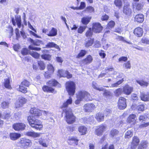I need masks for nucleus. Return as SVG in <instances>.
<instances>
[{"mask_svg":"<svg viewBox=\"0 0 149 149\" xmlns=\"http://www.w3.org/2000/svg\"><path fill=\"white\" fill-rule=\"evenodd\" d=\"M44 111L35 107L31 108L29 110V113L31 115L27 116V120L31 127L37 130H41L43 127L42 122L38 119L39 117L42 116ZM46 113L45 111H44Z\"/></svg>","mask_w":149,"mask_h":149,"instance_id":"f257e3e1","label":"nucleus"},{"mask_svg":"<svg viewBox=\"0 0 149 149\" xmlns=\"http://www.w3.org/2000/svg\"><path fill=\"white\" fill-rule=\"evenodd\" d=\"M46 84L47 85H44L42 88V90L45 92L54 94L56 93V91L53 87H61V84L54 79L53 78L49 80Z\"/></svg>","mask_w":149,"mask_h":149,"instance_id":"f03ea898","label":"nucleus"},{"mask_svg":"<svg viewBox=\"0 0 149 149\" xmlns=\"http://www.w3.org/2000/svg\"><path fill=\"white\" fill-rule=\"evenodd\" d=\"M63 111L65 113V120L68 124H72L76 122V117L71 108L63 109Z\"/></svg>","mask_w":149,"mask_h":149,"instance_id":"7ed1b4c3","label":"nucleus"},{"mask_svg":"<svg viewBox=\"0 0 149 149\" xmlns=\"http://www.w3.org/2000/svg\"><path fill=\"white\" fill-rule=\"evenodd\" d=\"M65 88L68 95L72 96L74 95L76 92V85L74 81H69L66 82Z\"/></svg>","mask_w":149,"mask_h":149,"instance_id":"20e7f679","label":"nucleus"},{"mask_svg":"<svg viewBox=\"0 0 149 149\" xmlns=\"http://www.w3.org/2000/svg\"><path fill=\"white\" fill-rule=\"evenodd\" d=\"M29 41L30 42L32 45H30L28 47L29 49L31 50H34L39 51L41 50V48L40 47H34L32 46H39L42 44V41L38 39L33 40L31 38H29L28 39Z\"/></svg>","mask_w":149,"mask_h":149,"instance_id":"39448f33","label":"nucleus"},{"mask_svg":"<svg viewBox=\"0 0 149 149\" xmlns=\"http://www.w3.org/2000/svg\"><path fill=\"white\" fill-rule=\"evenodd\" d=\"M18 143L21 148L26 149L31 146L32 142L29 139L22 138L20 139Z\"/></svg>","mask_w":149,"mask_h":149,"instance_id":"423d86ee","label":"nucleus"},{"mask_svg":"<svg viewBox=\"0 0 149 149\" xmlns=\"http://www.w3.org/2000/svg\"><path fill=\"white\" fill-rule=\"evenodd\" d=\"M30 85V81L26 79H24L19 85L18 91L23 93H26L28 91L27 87H29Z\"/></svg>","mask_w":149,"mask_h":149,"instance_id":"0eeeda50","label":"nucleus"},{"mask_svg":"<svg viewBox=\"0 0 149 149\" xmlns=\"http://www.w3.org/2000/svg\"><path fill=\"white\" fill-rule=\"evenodd\" d=\"M91 97V96L90 93L84 90L79 91L77 95V98L80 99L82 100L84 98H85L86 100H90V98Z\"/></svg>","mask_w":149,"mask_h":149,"instance_id":"6e6552de","label":"nucleus"},{"mask_svg":"<svg viewBox=\"0 0 149 149\" xmlns=\"http://www.w3.org/2000/svg\"><path fill=\"white\" fill-rule=\"evenodd\" d=\"M91 28L94 33H101L103 29L101 24L98 22L93 23Z\"/></svg>","mask_w":149,"mask_h":149,"instance_id":"1a4fd4ad","label":"nucleus"},{"mask_svg":"<svg viewBox=\"0 0 149 149\" xmlns=\"http://www.w3.org/2000/svg\"><path fill=\"white\" fill-rule=\"evenodd\" d=\"M117 106L120 110L125 109L127 106L126 98L123 97H120L117 102Z\"/></svg>","mask_w":149,"mask_h":149,"instance_id":"9d476101","label":"nucleus"},{"mask_svg":"<svg viewBox=\"0 0 149 149\" xmlns=\"http://www.w3.org/2000/svg\"><path fill=\"white\" fill-rule=\"evenodd\" d=\"M93 58L92 56L90 54L87 55L85 58L82 59L79 64L81 66L87 65L91 63L93 61Z\"/></svg>","mask_w":149,"mask_h":149,"instance_id":"9b49d317","label":"nucleus"},{"mask_svg":"<svg viewBox=\"0 0 149 149\" xmlns=\"http://www.w3.org/2000/svg\"><path fill=\"white\" fill-rule=\"evenodd\" d=\"M106 126L103 124L98 125L95 130V134L97 136H102L106 130Z\"/></svg>","mask_w":149,"mask_h":149,"instance_id":"f8f14e48","label":"nucleus"},{"mask_svg":"<svg viewBox=\"0 0 149 149\" xmlns=\"http://www.w3.org/2000/svg\"><path fill=\"white\" fill-rule=\"evenodd\" d=\"M140 143V139L137 136H134L129 145L130 149H135L139 145Z\"/></svg>","mask_w":149,"mask_h":149,"instance_id":"ddd939ff","label":"nucleus"},{"mask_svg":"<svg viewBox=\"0 0 149 149\" xmlns=\"http://www.w3.org/2000/svg\"><path fill=\"white\" fill-rule=\"evenodd\" d=\"M83 108L84 112L91 113L95 109L96 107L95 105L93 103H88L84 105Z\"/></svg>","mask_w":149,"mask_h":149,"instance_id":"4468645a","label":"nucleus"},{"mask_svg":"<svg viewBox=\"0 0 149 149\" xmlns=\"http://www.w3.org/2000/svg\"><path fill=\"white\" fill-rule=\"evenodd\" d=\"M26 125L22 123H14L13 125V128L16 131H22L25 130Z\"/></svg>","mask_w":149,"mask_h":149,"instance_id":"2eb2a0df","label":"nucleus"},{"mask_svg":"<svg viewBox=\"0 0 149 149\" xmlns=\"http://www.w3.org/2000/svg\"><path fill=\"white\" fill-rule=\"evenodd\" d=\"M136 114H131L127 118L126 122L129 124H131V125H134L136 123Z\"/></svg>","mask_w":149,"mask_h":149,"instance_id":"dca6fc26","label":"nucleus"},{"mask_svg":"<svg viewBox=\"0 0 149 149\" xmlns=\"http://www.w3.org/2000/svg\"><path fill=\"white\" fill-rule=\"evenodd\" d=\"M79 139L75 136L69 137L67 142L68 144L70 146H75L78 145Z\"/></svg>","mask_w":149,"mask_h":149,"instance_id":"f3484780","label":"nucleus"},{"mask_svg":"<svg viewBox=\"0 0 149 149\" xmlns=\"http://www.w3.org/2000/svg\"><path fill=\"white\" fill-rule=\"evenodd\" d=\"M123 13L128 16L131 15L132 13V10L130 8V4L126 3L124 5L123 9Z\"/></svg>","mask_w":149,"mask_h":149,"instance_id":"a211bd4d","label":"nucleus"},{"mask_svg":"<svg viewBox=\"0 0 149 149\" xmlns=\"http://www.w3.org/2000/svg\"><path fill=\"white\" fill-rule=\"evenodd\" d=\"M123 92L124 94L126 95H130L133 91V88L130 86L128 84H126L123 87Z\"/></svg>","mask_w":149,"mask_h":149,"instance_id":"6ab92c4d","label":"nucleus"},{"mask_svg":"<svg viewBox=\"0 0 149 149\" xmlns=\"http://www.w3.org/2000/svg\"><path fill=\"white\" fill-rule=\"evenodd\" d=\"M133 33L136 37H141L143 35V29L142 28L140 27H137L134 29Z\"/></svg>","mask_w":149,"mask_h":149,"instance_id":"aec40b11","label":"nucleus"},{"mask_svg":"<svg viewBox=\"0 0 149 149\" xmlns=\"http://www.w3.org/2000/svg\"><path fill=\"white\" fill-rule=\"evenodd\" d=\"M93 87L94 89L97 90L99 91H104L103 95L106 97L112 96V94L110 91L106 90H104V89L102 87L101 88H97L95 86H93Z\"/></svg>","mask_w":149,"mask_h":149,"instance_id":"412c9836","label":"nucleus"},{"mask_svg":"<svg viewBox=\"0 0 149 149\" xmlns=\"http://www.w3.org/2000/svg\"><path fill=\"white\" fill-rule=\"evenodd\" d=\"M131 108L132 109L136 108L138 111L143 112L145 109V105L143 104H139L136 106V104H134L132 105Z\"/></svg>","mask_w":149,"mask_h":149,"instance_id":"4be33fe9","label":"nucleus"},{"mask_svg":"<svg viewBox=\"0 0 149 149\" xmlns=\"http://www.w3.org/2000/svg\"><path fill=\"white\" fill-rule=\"evenodd\" d=\"M144 20V15L142 14H139L136 15L134 17V22L138 23H141Z\"/></svg>","mask_w":149,"mask_h":149,"instance_id":"5701e85b","label":"nucleus"},{"mask_svg":"<svg viewBox=\"0 0 149 149\" xmlns=\"http://www.w3.org/2000/svg\"><path fill=\"white\" fill-rule=\"evenodd\" d=\"M140 97L141 100L143 101H149V92H147L141 93Z\"/></svg>","mask_w":149,"mask_h":149,"instance_id":"b1692460","label":"nucleus"},{"mask_svg":"<svg viewBox=\"0 0 149 149\" xmlns=\"http://www.w3.org/2000/svg\"><path fill=\"white\" fill-rule=\"evenodd\" d=\"M78 131L81 135H85L88 132V128L84 125H81L78 127Z\"/></svg>","mask_w":149,"mask_h":149,"instance_id":"393cba45","label":"nucleus"},{"mask_svg":"<svg viewBox=\"0 0 149 149\" xmlns=\"http://www.w3.org/2000/svg\"><path fill=\"white\" fill-rule=\"evenodd\" d=\"M21 136V134L16 132L10 133L9 134L10 139L13 141H15L18 139Z\"/></svg>","mask_w":149,"mask_h":149,"instance_id":"a878e982","label":"nucleus"},{"mask_svg":"<svg viewBox=\"0 0 149 149\" xmlns=\"http://www.w3.org/2000/svg\"><path fill=\"white\" fill-rule=\"evenodd\" d=\"M72 103V98L70 97H69V99H67L66 102H64L62 105L60 107V108L63 109L64 108H67L69 104H71Z\"/></svg>","mask_w":149,"mask_h":149,"instance_id":"bb28decb","label":"nucleus"},{"mask_svg":"<svg viewBox=\"0 0 149 149\" xmlns=\"http://www.w3.org/2000/svg\"><path fill=\"white\" fill-rule=\"evenodd\" d=\"M95 118L98 122H101L104 121V114L101 112L97 113L96 114Z\"/></svg>","mask_w":149,"mask_h":149,"instance_id":"cd10ccee","label":"nucleus"},{"mask_svg":"<svg viewBox=\"0 0 149 149\" xmlns=\"http://www.w3.org/2000/svg\"><path fill=\"white\" fill-rule=\"evenodd\" d=\"M91 18V16L84 17L81 18V22L83 25H87L90 22Z\"/></svg>","mask_w":149,"mask_h":149,"instance_id":"c85d7f7f","label":"nucleus"},{"mask_svg":"<svg viewBox=\"0 0 149 149\" xmlns=\"http://www.w3.org/2000/svg\"><path fill=\"white\" fill-rule=\"evenodd\" d=\"M57 34V30L54 27H52L47 35L49 36L53 37L56 36Z\"/></svg>","mask_w":149,"mask_h":149,"instance_id":"c756f323","label":"nucleus"},{"mask_svg":"<svg viewBox=\"0 0 149 149\" xmlns=\"http://www.w3.org/2000/svg\"><path fill=\"white\" fill-rule=\"evenodd\" d=\"M148 144V142L147 140L142 141L138 146L137 149H146Z\"/></svg>","mask_w":149,"mask_h":149,"instance_id":"7c9ffc66","label":"nucleus"},{"mask_svg":"<svg viewBox=\"0 0 149 149\" xmlns=\"http://www.w3.org/2000/svg\"><path fill=\"white\" fill-rule=\"evenodd\" d=\"M136 82L141 86L147 87L149 84V81H146L143 79L140 80H136Z\"/></svg>","mask_w":149,"mask_h":149,"instance_id":"2f4dec72","label":"nucleus"},{"mask_svg":"<svg viewBox=\"0 0 149 149\" xmlns=\"http://www.w3.org/2000/svg\"><path fill=\"white\" fill-rule=\"evenodd\" d=\"M46 47L47 48L54 47L60 50V49L59 46L53 42H49L46 45Z\"/></svg>","mask_w":149,"mask_h":149,"instance_id":"473e14b6","label":"nucleus"},{"mask_svg":"<svg viewBox=\"0 0 149 149\" xmlns=\"http://www.w3.org/2000/svg\"><path fill=\"white\" fill-rule=\"evenodd\" d=\"M4 87L6 88L11 89L12 88L10 84V80L9 78L6 79H4L3 83Z\"/></svg>","mask_w":149,"mask_h":149,"instance_id":"72a5a7b5","label":"nucleus"},{"mask_svg":"<svg viewBox=\"0 0 149 149\" xmlns=\"http://www.w3.org/2000/svg\"><path fill=\"white\" fill-rule=\"evenodd\" d=\"M25 135L29 136L36 137H39L40 136V134L35 132H34L28 131L26 132Z\"/></svg>","mask_w":149,"mask_h":149,"instance_id":"f704fd0d","label":"nucleus"},{"mask_svg":"<svg viewBox=\"0 0 149 149\" xmlns=\"http://www.w3.org/2000/svg\"><path fill=\"white\" fill-rule=\"evenodd\" d=\"M115 25V22L112 20H110L107 24L106 28L107 29H111L114 27Z\"/></svg>","mask_w":149,"mask_h":149,"instance_id":"c9c22d12","label":"nucleus"},{"mask_svg":"<svg viewBox=\"0 0 149 149\" xmlns=\"http://www.w3.org/2000/svg\"><path fill=\"white\" fill-rule=\"evenodd\" d=\"M93 30L91 28H88L86 32L85 35L87 38H91L93 35Z\"/></svg>","mask_w":149,"mask_h":149,"instance_id":"e433bc0d","label":"nucleus"},{"mask_svg":"<svg viewBox=\"0 0 149 149\" xmlns=\"http://www.w3.org/2000/svg\"><path fill=\"white\" fill-rule=\"evenodd\" d=\"M87 54V51L84 49L81 50L78 54L76 56V58H78L84 56Z\"/></svg>","mask_w":149,"mask_h":149,"instance_id":"4c0bfd02","label":"nucleus"},{"mask_svg":"<svg viewBox=\"0 0 149 149\" xmlns=\"http://www.w3.org/2000/svg\"><path fill=\"white\" fill-rule=\"evenodd\" d=\"M114 93L116 96L118 97L123 93V89L121 88H118L115 91Z\"/></svg>","mask_w":149,"mask_h":149,"instance_id":"58836bf2","label":"nucleus"},{"mask_svg":"<svg viewBox=\"0 0 149 149\" xmlns=\"http://www.w3.org/2000/svg\"><path fill=\"white\" fill-rule=\"evenodd\" d=\"M119 133V132L118 130L113 129L110 131L109 135L111 137H113L117 135Z\"/></svg>","mask_w":149,"mask_h":149,"instance_id":"ea45409f","label":"nucleus"},{"mask_svg":"<svg viewBox=\"0 0 149 149\" xmlns=\"http://www.w3.org/2000/svg\"><path fill=\"white\" fill-rule=\"evenodd\" d=\"M94 39L93 38H90L89 40L87 41L85 43V46L88 48L92 45L94 42Z\"/></svg>","mask_w":149,"mask_h":149,"instance_id":"a19ab883","label":"nucleus"},{"mask_svg":"<svg viewBox=\"0 0 149 149\" xmlns=\"http://www.w3.org/2000/svg\"><path fill=\"white\" fill-rule=\"evenodd\" d=\"M114 3L119 9L121 8L122 6L123 3L122 0H114Z\"/></svg>","mask_w":149,"mask_h":149,"instance_id":"79ce46f5","label":"nucleus"},{"mask_svg":"<svg viewBox=\"0 0 149 149\" xmlns=\"http://www.w3.org/2000/svg\"><path fill=\"white\" fill-rule=\"evenodd\" d=\"M38 64L40 69L41 70H44L45 68V65L43 61H38Z\"/></svg>","mask_w":149,"mask_h":149,"instance_id":"37998d69","label":"nucleus"},{"mask_svg":"<svg viewBox=\"0 0 149 149\" xmlns=\"http://www.w3.org/2000/svg\"><path fill=\"white\" fill-rule=\"evenodd\" d=\"M133 135V132L129 130L125 133L124 137L125 139H130L132 136Z\"/></svg>","mask_w":149,"mask_h":149,"instance_id":"c03bdc74","label":"nucleus"},{"mask_svg":"<svg viewBox=\"0 0 149 149\" xmlns=\"http://www.w3.org/2000/svg\"><path fill=\"white\" fill-rule=\"evenodd\" d=\"M9 102L6 101H3L1 104V107L3 109L8 108L9 107Z\"/></svg>","mask_w":149,"mask_h":149,"instance_id":"a18cd8bd","label":"nucleus"},{"mask_svg":"<svg viewBox=\"0 0 149 149\" xmlns=\"http://www.w3.org/2000/svg\"><path fill=\"white\" fill-rule=\"evenodd\" d=\"M41 57L42 59L45 60L50 61L52 58L51 55L49 54H43L41 55Z\"/></svg>","mask_w":149,"mask_h":149,"instance_id":"49530a36","label":"nucleus"},{"mask_svg":"<svg viewBox=\"0 0 149 149\" xmlns=\"http://www.w3.org/2000/svg\"><path fill=\"white\" fill-rule=\"evenodd\" d=\"M124 80L123 78H122L121 80L118 81L116 82L113 84H111V86L113 87H118L119 85L123 83Z\"/></svg>","mask_w":149,"mask_h":149,"instance_id":"de8ad7c7","label":"nucleus"},{"mask_svg":"<svg viewBox=\"0 0 149 149\" xmlns=\"http://www.w3.org/2000/svg\"><path fill=\"white\" fill-rule=\"evenodd\" d=\"M47 69L51 74H53L54 71V69L52 65L49 64L47 65Z\"/></svg>","mask_w":149,"mask_h":149,"instance_id":"09e8293b","label":"nucleus"},{"mask_svg":"<svg viewBox=\"0 0 149 149\" xmlns=\"http://www.w3.org/2000/svg\"><path fill=\"white\" fill-rule=\"evenodd\" d=\"M64 71L63 69H59L57 71V75L60 77H64L65 72Z\"/></svg>","mask_w":149,"mask_h":149,"instance_id":"8fccbe9b","label":"nucleus"},{"mask_svg":"<svg viewBox=\"0 0 149 149\" xmlns=\"http://www.w3.org/2000/svg\"><path fill=\"white\" fill-rule=\"evenodd\" d=\"M38 142L40 145L45 147H47V144L45 142V139L42 138L39 139Z\"/></svg>","mask_w":149,"mask_h":149,"instance_id":"3c124183","label":"nucleus"},{"mask_svg":"<svg viewBox=\"0 0 149 149\" xmlns=\"http://www.w3.org/2000/svg\"><path fill=\"white\" fill-rule=\"evenodd\" d=\"M149 126V122L141 124L139 126L138 128L140 129H143Z\"/></svg>","mask_w":149,"mask_h":149,"instance_id":"603ef678","label":"nucleus"},{"mask_svg":"<svg viewBox=\"0 0 149 149\" xmlns=\"http://www.w3.org/2000/svg\"><path fill=\"white\" fill-rule=\"evenodd\" d=\"M86 11L91 13L94 12L95 11L94 8L91 6H88L86 7L85 10Z\"/></svg>","mask_w":149,"mask_h":149,"instance_id":"864d4df0","label":"nucleus"},{"mask_svg":"<svg viewBox=\"0 0 149 149\" xmlns=\"http://www.w3.org/2000/svg\"><path fill=\"white\" fill-rule=\"evenodd\" d=\"M86 26H80L77 29V33H79L81 34L85 30Z\"/></svg>","mask_w":149,"mask_h":149,"instance_id":"5fc2aeb1","label":"nucleus"},{"mask_svg":"<svg viewBox=\"0 0 149 149\" xmlns=\"http://www.w3.org/2000/svg\"><path fill=\"white\" fill-rule=\"evenodd\" d=\"M3 119H4L8 120L11 118V112H9L8 113L6 112L4 113L3 114Z\"/></svg>","mask_w":149,"mask_h":149,"instance_id":"6e6d98bb","label":"nucleus"},{"mask_svg":"<svg viewBox=\"0 0 149 149\" xmlns=\"http://www.w3.org/2000/svg\"><path fill=\"white\" fill-rule=\"evenodd\" d=\"M30 54L32 57L37 59H38L40 56V54L34 52H32Z\"/></svg>","mask_w":149,"mask_h":149,"instance_id":"4d7b16f0","label":"nucleus"},{"mask_svg":"<svg viewBox=\"0 0 149 149\" xmlns=\"http://www.w3.org/2000/svg\"><path fill=\"white\" fill-rule=\"evenodd\" d=\"M64 75V77H66L68 79L71 78L72 77V74L68 70L65 71Z\"/></svg>","mask_w":149,"mask_h":149,"instance_id":"13d9d810","label":"nucleus"},{"mask_svg":"<svg viewBox=\"0 0 149 149\" xmlns=\"http://www.w3.org/2000/svg\"><path fill=\"white\" fill-rule=\"evenodd\" d=\"M16 20L18 28H20L21 26V20L20 17L16 18Z\"/></svg>","mask_w":149,"mask_h":149,"instance_id":"bf43d9fd","label":"nucleus"},{"mask_svg":"<svg viewBox=\"0 0 149 149\" xmlns=\"http://www.w3.org/2000/svg\"><path fill=\"white\" fill-rule=\"evenodd\" d=\"M109 19V16L106 14L102 15L101 17V19L102 21H107Z\"/></svg>","mask_w":149,"mask_h":149,"instance_id":"052dcab7","label":"nucleus"},{"mask_svg":"<svg viewBox=\"0 0 149 149\" xmlns=\"http://www.w3.org/2000/svg\"><path fill=\"white\" fill-rule=\"evenodd\" d=\"M29 50L26 48H23L22 50L21 54L23 55H26L28 54L29 53Z\"/></svg>","mask_w":149,"mask_h":149,"instance_id":"680f3d73","label":"nucleus"},{"mask_svg":"<svg viewBox=\"0 0 149 149\" xmlns=\"http://www.w3.org/2000/svg\"><path fill=\"white\" fill-rule=\"evenodd\" d=\"M141 42L146 44H149V40L148 39L146 38H143L141 39Z\"/></svg>","mask_w":149,"mask_h":149,"instance_id":"e2e57ef3","label":"nucleus"},{"mask_svg":"<svg viewBox=\"0 0 149 149\" xmlns=\"http://www.w3.org/2000/svg\"><path fill=\"white\" fill-rule=\"evenodd\" d=\"M116 39H118L119 41H122L123 42H126V43L130 44L129 42H127L124 39V38L122 36H117V38H116Z\"/></svg>","mask_w":149,"mask_h":149,"instance_id":"0e129e2a","label":"nucleus"},{"mask_svg":"<svg viewBox=\"0 0 149 149\" xmlns=\"http://www.w3.org/2000/svg\"><path fill=\"white\" fill-rule=\"evenodd\" d=\"M86 4L84 2H81L80 6L78 7L79 10H83L84 8L86 7Z\"/></svg>","mask_w":149,"mask_h":149,"instance_id":"69168bd1","label":"nucleus"},{"mask_svg":"<svg viewBox=\"0 0 149 149\" xmlns=\"http://www.w3.org/2000/svg\"><path fill=\"white\" fill-rule=\"evenodd\" d=\"M99 54L102 58H104L106 56V54L103 50H101L100 52L99 53Z\"/></svg>","mask_w":149,"mask_h":149,"instance_id":"338daca9","label":"nucleus"},{"mask_svg":"<svg viewBox=\"0 0 149 149\" xmlns=\"http://www.w3.org/2000/svg\"><path fill=\"white\" fill-rule=\"evenodd\" d=\"M67 129L68 131L72 132L75 130V127L73 126H69L67 127Z\"/></svg>","mask_w":149,"mask_h":149,"instance_id":"774afa93","label":"nucleus"}]
</instances>
